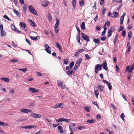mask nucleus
I'll list each match as a JSON object with an SVG mask.
<instances>
[{
  "label": "nucleus",
  "mask_w": 134,
  "mask_h": 134,
  "mask_svg": "<svg viewBox=\"0 0 134 134\" xmlns=\"http://www.w3.org/2000/svg\"><path fill=\"white\" fill-rule=\"evenodd\" d=\"M102 68V64H98L96 65L94 67L95 72L96 74L98 73V71L101 70Z\"/></svg>",
  "instance_id": "obj_1"
},
{
  "label": "nucleus",
  "mask_w": 134,
  "mask_h": 134,
  "mask_svg": "<svg viewBox=\"0 0 134 134\" xmlns=\"http://www.w3.org/2000/svg\"><path fill=\"white\" fill-rule=\"evenodd\" d=\"M81 37L84 40L87 42L89 41V37L86 34L83 32H82L81 33Z\"/></svg>",
  "instance_id": "obj_2"
},
{
  "label": "nucleus",
  "mask_w": 134,
  "mask_h": 134,
  "mask_svg": "<svg viewBox=\"0 0 134 134\" xmlns=\"http://www.w3.org/2000/svg\"><path fill=\"white\" fill-rule=\"evenodd\" d=\"M29 10L31 13L36 15H37V12L31 5L29 6Z\"/></svg>",
  "instance_id": "obj_3"
},
{
  "label": "nucleus",
  "mask_w": 134,
  "mask_h": 134,
  "mask_svg": "<svg viewBox=\"0 0 134 134\" xmlns=\"http://www.w3.org/2000/svg\"><path fill=\"white\" fill-rule=\"evenodd\" d=\"M114 27H112L108 30V34H107V37H109L111 36L112 33L113 32V31L114 30Z\"/></svg>",
  "instance_id": "obj_4"
},
{
  "label": "nucleus",
  "mask_w": 134,
  "mask_h": 134,
  "mask_svg": "<svg viewBox=\"0 0 134 134\" xmlns=\"http://www.w3.org/2000/svg\"><path fill=\"white\" fill-rule=\"evenodd\" d=\"M134 69V64L132 65L130 67L127 66L126 68V70L129 73L132 72V71Z\"/></svg>",
  "instance_id": "obj_5"
},
{
  "label": "nucleus",
  "mask_w": 134,
  "mask_h": 134,
  "mask_svg": "<svg viewBox=\"0 0 134 134\" xmlns=\"http://www.w3.org/2000/svg\"><path fill=\"white\" fill-rule=\"evenodd\" d=\"M44 47L45 48V50L48 53L51 54V48L47 44H45L44 45Z\"/></svg>",
  "instance_id": "obj_6"
},
{
  "label": "nucleus",
  "mask_w": 134,
  "mask_h": 134,
  "mask_svg": "<svg viewBox=\"0 0 134 134\" xmlns=\"http://www.w3.org/2000/svg\"><path fill=\"white\" fill-rule=\"evenodd\" d=\"M31 115L35 118H40L41 117V115L40 114H37L34 113H32Z\"/></svg>",
  "instance_id": "obj_7"
},
{
  "label": "nucleus",
  "mask_w": 134,
  "mask_h": 134,
  "mask_svg": "<svg viewBox=\"0 0 134 134\" xmlns=\"http://www.w3.org/2000/svg\"><path fill=\"white\" fill-rule=\"evenodd\" d=\"M58 85L62 89H64L65 85L64 84V83L62 81H59L58 82Z\"/></svg>",
  "instance_id": "obj_8"
},
{
  "label": "nucleus",
  "mask_w": 134,
  "mask_h": 134,
  "mask_svg": "<svg viewBox=\"0 0 134 134\" xmlns=\"http://www.w3.org/2000/svg\"><path fill=\"white\" fill-rule=\"evenodd\" d=\"M69 128L70 131L72 132H74L75 129V125L72 124H71L69 126Z\"/></svg>",
  "instance_id": "obj_9"
},
{
  "label": "nucleus",
  "mask_w": 134,
  "mask_h": 134,
  "mask_svg": "<svg viewBox=\"0 0 134 134\" xmlns=\"http://www.w3.org/2000/svg\"><path fill=\"white\" fill-rule=\"evenodd\" d=\"M29 90V91L32 93L39 92V91L38 90L34 88H30Z\"/></svg>",
  "instance_id": "obj_10"
},
{
  "label": "nucleus",
  "mask_w": 134,
  "mask_h": 134,
  "mask_svg": "<svg viewBox=\"0 0 134 134\" xmlns=\"http://www.w3.org/2000/svg\"><path fill=\"white\" fill-rule=\"evenodd\" d=\"M103 81L105 82L107 85L109 89V90H111L112 89V86L111 85V83L107 81L106 80H103Z\"/></svg>",
  "instance_id": "obj_11"
},
{
  "label": "nucleus",
  "mask_w": 134,
  "mask_h": 134,
  "mask_svg": "<svg viewBox=\"0 0 134 134\" xmlns=\"http://www.w3.org/2000/svg\"><path fill=\"white\" fill-rule=\"evenodd\" d=\"M41 4L43 7H47L49 4V2L47 1H44L41 2Z\"/></svg>",
  "instance_id": "obj_12"
},
{
  "label": "nucleus",
  "mask_w": 134,
  "mask_h": 134,
  "mask_svg": "<svg viewBox=\"0 0 134 134\" xmlns=\"http://www.w3.org/2000/svg\"><path fill=\"white\" fill-rule=\"evenodd\" d=\"M102 67L103 66V69L107 71L108 70V69L107 67V63L106 62H104L102 64Z\"/></svg>",
  "instance_id": "obj_13"
},
{
  "label": "nucleus",
  "mask_w": 134,
  "mask_h": 134,
  "mask_svg": "<svg viewBox=\"0 0 134 134\" xmlns=\"http://www.w3.org/2000/svg\"><path fill=\"white\" fill-rule=\"evenodd\" d=\"M20 111L23 113H27L31 112V110L30 109H21Z\"/></svg>",
  "instance_id": "obj_14"
},
{
  "label": "nucleus",
  "mask_w": 134,
  "mask_h": 134,
  "mask_svg": "<svg viewBox=\"0 0 134 134\" xmlns=\"http://www.w3.org/2000/svg\"><path fill=\"white\" fill-rule=\"evenodd\" d=\"M82 61V59L81 58H80L79 59H78L76 62L75 65H76L77 66H79L81 63Z\"/></svg>",
  "instance_id": "obj_15"
},
{
  "label": "nucleus",
  "mask_w": 134,
  "mask_h": 134,
  "mask_svg": "<svg viewBox=\"0 0 134 134\" xmlns=\"http://www.w3.org/2000/svg\"><path fill=\"white\" fill-rule=\"evenodd\" d=\"M112 15H113L111 16V17L112 18H114L118 17L119 15L118 13L114 12H113Z\"/></svg>",
  "instance_id": "obj_16"
},
{
  "label": "nucleus",
  "mask_w": 134,
  "mask_h": 134,
  "mask_svg": "<svg viewBox=\"0 0 134 134\" xmlns=\"http://www.w3.org/2000/svg\"><path fill=\"white\" fill-rule=\"evenodd\" d=\"M1 80L2 81H3L5 82H9V79L7 78L6 77H2L1 78Z\"/></svg>",
  "instance_id": "obj_17"
},
{
  "label": "nucleus",
  "mask_w": 134,
  "mask_h": 134,
  "mask_svg": "<svg viewBox=\"0 0 134 134\" xmlns=\"http://www.w3.org/2000/svg\"><path fill=\"white\" fill-rule=\"evenodd\" d=\"M58 129L59 130V132L61 133H64V131L61 126H59L58 127Z\"/></svg>",
  "instance_id": "obj_18"
},
{
  "label": "nucleus",
  "mask_w": 134,
  "mask_h": 134,
  "mask_svg": "<svg viewBox=\"0 0 134 134\" xmlns=\"http://www.w3.org/2000/svg\"><path fill=\"white\" fill-rule=\"evenodd\" d=\"M30 38H31V39L33 40L36 41L38 39L40 38V37L38 36H37L36 37L30 36Z\"/></svg>",
  "instance_id": "obj_19"
},
{
  "label": "nucleus",
  "mask_w": 134,
  "mask_h": 134,
  "mask_svg": "<svg viewBox=\"0 0 134 134\" xmlns=\"http://www.w3.org/2000/svg\"><path fill=\"white\" fill-rule=\"evenodd\" d=\"M67 74L69 76H71L72 74H74V73L72 70H70L68 71L67 73Z\"/></svg>",
  "instance_id": "obj_20"
},
{
  "label": "nucleus",
  "mask_w": 134,
  "mask_h": 134,
  "mask_svg": "<svg viewBox=\"0 0 134 134\" xmlns=\"http://www.w3.org/2000/svg\"><path fill=\"white\" fill-rule=\"evenodd\" d=\"M29 22L30 24L32 26L35 27L36 26V25L34 22L31 20L30 19L29 20Z\"/></svg>",
  "instance_id": "obj_21"
},
{
  "label": "nucleus",
  "mask_w": 134,
  "mask_h": 134,
  "mask_svg": "<svg viewBox=\"0 0 134 134\" xmlns=\"http://www.w3.org/2000/svg\"><path fill=\"white\" fill-rule=\"evenodd\" d=\"M1 35L3 36H5L7 35L6 33L5 32L4 30H3L1 31Z\"/></svg>",
  "instance_id": "obj_22"
},
{
  "label": "nucleus",
  "mask_w": 134,
  "mask_h": 134,
  "mask_svg": "<svg viewBox=\"0 0 134 134\" xmlns=\"http://www.w3.org/2000/svg\"><path fill=\"white\" fill-rule=\"evenodd\" d=\"M20 25L21 27L23 28H25L26 27V25L25 23L23 22H21Z\"/></svg>",
  "instance_id": "obj_23"
},
{
  "label": "nucleus",
  "mask_w": 134,
  "mask_h": 134,
  "mask_svg": "<svg viewBox=\"0 0 134 134\" xmlns=\"http://www.w3.org/2000/svg\"><path fill=\"white\" fill-rule=\"evenodd\" d=\"M56 121L57 122H61L63 121H64V118H60L58 119H56Z\"/></svg>",
  "instance_id": "obj_24"
},
{
  "label": "nucleus",
  "mask_w": 134,
  "mask_h": 134,
  "mask_svg": "<svg viewBox=\"0 0 134 134\" xmlns=\"http://www.w3.org/2000/svg\"><path fill=\"white\" fill-rule=\"evenodd\" d=\"M98 87L100 89V92H102L103 91L104 87L103 86L99 85H98Z\"/></svg>",
  "instance_id": "obj_25"
},
{
  "label": "nucleus",
  "mask_w": 134,
  "mask_h": 134,
  "mask_svg": "<svg viewBox=\"0 0 134 134\" xmlns=\"http://www.w3.org/2000/svg\"><path fill=\"white\" fill-rule=\"evenodd\" d=\"M81 27L82 29L84 30L85 29V23L84 22H83L81 26Z\"/></svg>",
  "instance_id": "obj_26"
},
{
  "label": "nucleus",
  "mask_w": 134,
  "mask_h": 134,
  "mask_svg": "<svg viewBox=\"0 0 134 134\" xmlns=\"http://www.w3.org/2000/svg\"><path fill=\"white\" fill-rule=\"evenodd\" d=\"M0 125L2 126H6L8 125V124L7 123L4 122L0 121Z\"/></svg>",
  "instance_id": "obj_27"
},
{
  "label": "nucleus",
  "mask_w": 134,
  "mask_h": 134,
  "mask_svg": "<svg viewBox=\"0 0 134 134\" xmlns=\"http://www.w3.org/2000/svg\"><path fill=\"white\" fill-rule=\"evenodd\" d=\"M84 108L85 110L87 112H90V111L91 107H90L87 106L84 107Z\"/></svg>",
  "instance_id": "obj_28"
},
{
  "label": "nucleus",
  "mask_w": 134,
  "mask_h": 134,
  "mask_svg": "<svg viewBox=\"0 0 134 134\" xmlns=\"http://www.w3.org/2000/svg\"><path fill=\"white\" fill-rule=\"evenodd\" d=\"M55 20L56 22L55 24V26L58 27L60 23V20H58L57 18H56Z\"/></svg>",
  "instance_id": "obj_29"
},
{
  "label": "nucleus",
  "mask_w": 134,
  "mask_h": 134,
  "mask_svg": "<svg viewBox=\"0 0 134 134\" xmlns=\"http://www.w3.org/2000/svg\"><path fill=\"white\" fill-rule=\"evenodd\" d=\"M93 41L95 43L97 44H98L100 43V41L99 40L97 39L94 38L93 39Z\"/></svg>",
  "instance_id": "obj_30"
},
{
  "label": "nucleus",
  "mask_w": 134,
  "mask_h": 134,
  "mask_svg": "<svg viewBox=\"0 0 134 134\" xmlns=\"http://www.w3.org/2000/svg\"><path fill=\"white\" fill-rule=\"evenodd\" d=\"M84 1L83 0H80L79 1V4L81 6H83L84 4Z\"/></svg>",
  "instance_id": "obj_31"
},
{
  "label": "nucleus",
  "mask_w": 134,
  "mask_h": 134,
  "mask_svg": "<svg viewBox=\"0 0 134 134\" xmlns=\"http://www.w3.org/2000/svg\"><path fill=\"white\" fill-rule=\"evenodd\" d=\"M36 127V125L27 126V129H31L32 128H34L35 127Z\"/></svg>",
  "instance_id": "obj_32"
},
{
  "label": "nucleus",
  "mask_w": 134,
  "mask_h": 134,
  "mask_svg": "<svg viewBox=\"0 0 134 134\" xmlns=\"http://www.w3.org/2000/svg\"><path fill=\"white\" fill-rule=\"evenodd\" d=\"M118 38V35H116V36H115V38L114 39V40L113 41L114 44V45H115L117 41Z\"/></svg>",
  "instance_id": "obj_33"
},
{
  "label": "nucleus",
  "mask_w": 134,
  "mask_h": 134,
  "mask_svg": "<svg viewBox=\"0 0 134 134\" xmlns=\"http://www.w3.org/2000/svg\"><path fill=\"white\" fill-rule=\"evenodd\" d=\"M54 30L56 34H57L59 31V28L58 26H54Z\"/></svg>",
  "instance_id": "obj_34"
},
{
  "label": "nucleus",
  "mask_w": 134,
  "mask_h": 134,
  "mask_svg": "<svg viewBox=\"0 0 134 134\" xmlns=\"http://www.w3.org/2000/svg\"><path fill=\"white\" fill-rule=\"evenodd\" d=\"M95 120L94 119L88 120L87 121V122L89 123H92L95 122Z\"/></svg>",
  "instance_id": "obj_35"
},
{
  "label": "nucleus",
  "mask_w": 134,
  "mask_h": 134,
  "mask_svg": "<svg viewBox=\"0 0 134 134\" xmlns=\"http://www.w3.org/2000/svg\"><path fill=\"white\" fill-rule=\"evenodd\" d=\"M80 35L77 34L76 35V39L78 43H80Z\"/></svg>",
  "instance_id": "obj_36"
},
{
  "label": "nucleus",
  "mask_w": 134,
  "mask_h": 134,
  "mask_svg": "<svg viewBox=\"0 0 134 134\" xmlns=\"http://www.w3.org/2000/svg\"><path fill=\"white\" fill-rule=\"evenodd\" d=\"M74 61L72 62L71 63H70L69 64V65L70 66V69H71L72 67L74 65Z\"/></svg>",
  "instance_id": "obj_37"
},
{
  "label": "nucleus",
  "mask_w": 134,
  "mask_h": 134,
  "mask_svg": "<svg viewBox=\"0 0 134 134\" xmlns=\"http://www.w3.org/2000/svg\"><path fill=\"white\" fill-rule=\"evenodd\" d=\"M69 59V58L68 57L66 59H64V64H65L67 65L68 64V62Z\"/></svg>",
  "instance_id": "obj_38"
},
{
  "label": "nucleus",
  "mask_w": 134,
  "mask_h": 134,
  "mask_svg": "<svg viewBox=\"0 0 134 134\" xmlns=\"http://www.w3.org/2000/svg\"><path fill=\"white\" fill-rule=\"evenodd\" d=\"M23 9L25 13H26V11L27 9L26 5L25 4L23 7Z\"/></svg>",
  "instance_id": "obj_39"
},
{
  "label": "nucleus",
  "mask_w": 134,
  "mask_h": 134,
  "mask_svg": "<svg viewBox=\"0 0 134 134\" xmlns=\"http://www.w3.org/2000/svg\"><path fill=\"white\" fill-rule=\"evenodd\" d=\"M94 94L95 95L96 97L97 98L99 94V92L98 91L96 90H95L94 91Z\"/></svg>",
  "instance_id": "obj_40"
},
{
  "label": "nucleus",
  "mask_w": 134,
  "mask_h": 134,
  "mask_svg": "<svg viewBox=\"0 0 134 134\" xmlns=\"http://www.w3.org/2000/svg\"><path fill=\"white\" fill-rule=\"evenodd\" d=\"M13 11L14 12V13L15 14H16L17 15H19V16H20V13L19 12H18V11H16V10L15 9H14V10H13Z\"/></svg>",
  "instance_id": "obj_41"
},
{
  "label": "nucleus",
  "mask_w": 134,
  "mask_h": 134,
  "mask_svg": "<svg viewBox=\"0 0 134 134\" xmlns=\"http://www.w3.org/2000/svg\"><path fill=\"white\" fill-rule=\"evenodd\" d=\"M72 3L73 7L74 8L75 7L76 4V0H73L72 2Z\"/></svg>",
  "instance_id": "obj_42"
},
{
  "label": "nucleus",
  "mask_w": 134,
  "mask_h": 134,
  "mask_svg": "<svg viewBox=\"0 0 134 134\" xmlns=\"http://www.w3.org/2000/svg\"><path fill=\"white\" fill-rule=\"evenodd\" d=\"M125 117V115H124V113H122L120 115V118L122 120L124 121V117Z\"/></svg>",
  "instance_id": "obj_43"
},
{
  "label": "nucleus",
  "mask_w": 134,
  "mask_h": 134,
  "mask_svg": "<svg viewBox=\"0 0 134 134\" xmlns=\"http://www.w3.org/2000/svg\"><path fill=\"white\" fill-rule=\"evenodd\" d=\"M48 20L50 21V20H52V18L50 14L49 13L48 14Z\"/></svg>",
  "instance_id": "obj_44"
},
{
  "label": "nucleus",
  "mask_w": 134,
  "mask_h": 134,
  "mask_svg": "<svg viewBox=\"0 0 134 134\" xmlns=\"http://www.w3.org/2000/svg\"><path fill=\"white\" fill-rule=\"evenodd\" d=\"M10 62L13 63H16L17 62V60L16 59H12L10 60Z\"/></svg>",
  "instance_id": "obj_45"
},
{
  "label": "nucleus",
  "mask_w": 134,
  "mask_h": 134,
  "mask_svg": "<svg viewBox=\"0 0 134 134\" xmlns=\"http://www.w3.org/2000/svg\"><path fill=\"white\" fill-rule=\"evenodd\" d=\"M18 70L20 71H22L24 72H25L27 71V68H26L24 69H18Z\"/></svg>",
  "instance_id": "obj_46"
},
{
  "label": "nucleus",
  "mask_w": 134,
  "mask_h": 134,
  "mask_svg": "<svg viewBox=\"0 0 134 134\" xmlns=\"http://www.w3.org/2000/svg\"><path fill=\"white\" fill-rule=\"evenodd\" d=\"M129 38V39H130V37H131L132 36V32L131 31H129L128 34Z\"/></svg>",
  "instance_id": "obj_47"
},
{
  "label": "nucleus",
  "mask_w": 134,
  "mask_h": 134,
  "mask_svg": "<svg viewBox=\"0 0 134 134\" xmlns=\"http://www.w3.org/2000/svg\"><path fill=\"white\" fill-rule=\"evenodd\" d=\"M3 18L6 19H7L8 20L10 21L11 20L10 19V18L8 17V16L6 15H4Z\"/></svg>",
  "instance_id": "obj_48"
},
{
  "label": "nucleus",
  "mask_w": 134,
  "mask_h": 134,
  "mask_svg": "<svg viewBox=\"0 0 134 134\" xmlns=\"http://www.w3.org/2000/svg\"><path fill=\"white\" fill-rule=\"evenodd\" d=\"M104 24L106 25H107V26H109L110 25V22L109 21H107L105 22V24Z\"/></svg>",
  "instance_id": "obj_49"
},
{
  "label": "nucleus",
  "mask_w": 134,
  "mask_h": 134,
  "mask_svg": "<svg viewBox=\"0 0 134 134\" xmlns=\"http://www.w3.org/2000/svg\"><path fill=\"white\" fill-rule=\"evenodd\" d=\"M124 19V18H122L121 17L120 19V24L121 25L123 23V20Z\"/></svg>",
  "instance_id": "obj_50"
},
{
  "label": "nucleus",
  "mask_w": 134,
  "mask_h": 134,
  "mask_svg": "<svg viewBox=\"0 0 134 134\" xmlns=\"http://www.w3.org/2000/svg\"><path fill=\"white\" fill-rule=\"evenodd\" d=\"M126 34V31H125V30H124L122 31V36L124 37L125 36Z\"/></svg>",
  "instance_id": "obj_51"
},
{
  "label": "nucleus",
  "mask_w": 134,
  "mask_h": 134,
  "mask_svg": "<svg viewBox=\"0 0 134 134\" xmlns=\"http://www.w3.org/2000/svg\"><path fill=\"white\" fill-rule=\"evenodd\" d=\"M85 56L88 60L90 59L91 58L89 56L88 54H85Z\"/></svg>",
  "instance_id": "obj_52"
},
{
  "label": "nucleus",
  "mask_w": 134,
  "mask_h": 134,
  "mask_svg": "<svg viewBox=\"0 0 134 134\" xmlns=\"http://www.w3.org/2000/svg\"><path fill=\"white\" fill-rule=\"evenodd\" d=\"M124 29V27L123 26L121 25L120 27V28L119 29L118 31L120 32V31Z\"/></svg>",
  "instance_id": "obj_53"
},
{
  "label": "nucleus",
  "mask_w": 134,
  "mask_h": 134,
  "mask_svg": "<svg viewBox=\"0 0 134 134\" xmlns=\"http://www.w3.org/2000/svg\"><path fill=\"white\" fill-rule=\"evenodd\" d=\"M14 30V31H15L16 32H17V33H18L20 34V33H21V31L19 30H17V29L16 28H15V30Z\"/></svg>",
  "instance_id": "obj_54"
},
{
  "label": "nucleus",
  "mask_w": 134,
  "mask_h": 134,
  "mask_svg": "<svg viewBox=\"0 0 134 134\" xmlns=\"http://www.w3.org/2000/svg\"><path fill=\"white\" fill-rule=\"evenodd\" d=\"M11 28L12 30H15L16 27L13 24L11 25Z\"/></svg>",
  "instance_id": "obj_55"
},
{
  "label": "nucleus",
  "mask_w": 134,
  "mask_h": 134,
  "mask_svg": "<svg viewBox=\"0 0 134 134\" xmlns=\"http://www.w3.org/2000/svg\"><path fill=\"white\" fill-rule=\"evenodd\" d=\"M56 46L57 48L58 49H59V48L61 47L59 43L58 42H57L56 43Z\"/></svg>",
  "instance_id": "obj_56"
},
{
  "label": "nucleus",
  "mask_w": 134,
  "mask_h": 134,
  "mask_svg": "<svg viewBox=\"0 0 134 134\" xmlns=\"http://www.w3.org/2000/svg\"><path fill=\"white\" fill-rule=\"evenodd\" d=\"M36 73L37 75L39 76H42V74L40 72H36Z\"/></svg>",
  "instance_id": "obj_57"
},
{
  "label": "nucleus",
  "mask_w": 134,
  "mask_h": 134,
  "mask_svg": "<svg viewBox=\"0 0 134 134\" xmlns=\"http://www.w3.org/2000/svg\"><path fill=\"white\" fill-rule=\"evenodd\" d=\"M35 104V103L34 102H30V106L33 107L34 106Z\"/></svg>",
  "instance_id": "obj_58"
},
{
  "label": "nucleus",
  "mask_w": 134,
  "mask_h": 134,
  "mask_svg": "<svg viewBox=\"0 0 134 134\" xmlns=\"http://www.w3.org/2000/svg\"><path fill=\"white\" fill-rule=\"evenodd\" d=\"M92 103L94 105H96L97 107H98V105L97 102L93 101L92 102Z\"/></svg>",
  "instance_id": "obj_59"
},
{
  "label": "nucleus",
  "mask_w": 134,
  "mask_h": 134,
  "mask_svg": "<svg viewBox=\"0 0 134 134\" xmlns=\"http://www.w3.org/2000/svg\"><path fill=\"white\" fill-rule=\"evenodd\" d=\"M58 106H59V107L60 108H62L63 107V104L62 103H58Z\"/></svg>",
  "instance_id": "obj_60"
},
{
  "label": "nucleus",
  "mask_w": 134,
  "mask_h": 134,
  "mask_svg": "<svg viewBox=\"0 0 134 134\" xmlns=\"http://www.w3.org/2000/svg\"><path fill=\"white\" fill-rule=\"evenodd\" d=\"M79 52L78 51L76 52L75 53V54L74 55L75 56L77 57V56H78V55H79Z\"/></svg>",
  "instance_id": "obj_61"
},
{
  "label": "nucleus",
  "mask_w": 134,
  "mask_h": 134,
  "mask_svg": "<svg viewBox=\"0 0 134 134\" xmlns=\"http://www.w3.org/2000/svg\"><path fill=\"white\" fill-rule=\"evenodd\" d=\"M70 120V119H65L64 118V121L65 122L67 123L69 122V121Z\"/></svg>",
  "instance_id": "obj_62"
},
{
  "label": "nucleus",
  "mask_w": 134,
  "mask_h": 134,
  "mask_svg": "<svg viewBox=\"0 0 134 134\" xmlns=\"http://www.w3.org/2000/svg\"><path fill=\"white\" fill-rule=\"evenodd\" d=\"M25 40H26V42L28 44H29L30 45H31V43H30L29 41L26 38V39H25Z\"/></svg>",
  "instance_id": "obj_63"
},
{
  "label": "nucleus",
  "mask_w": 134,
  "mask_h": 134,
  "mask_svg": "<svg viewBox=\"0 0 134 134\" xmlns=\"http://www.w3.org/2000/svg\"><path fill=\"white\" fill-rule=\"evenodd\" d=\"M106 37H102L101 38V39L102 40L104 41L106 39Z\"/></svg>",
  "instance_id": "obj_64"
}]
</instances>
